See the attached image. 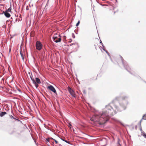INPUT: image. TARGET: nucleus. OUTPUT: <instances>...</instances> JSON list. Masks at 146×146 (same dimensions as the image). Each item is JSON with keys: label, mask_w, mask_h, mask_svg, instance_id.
Wrapping results in <instances>:
<instances>
[{"label": "nucleus", "mask_w": 146, "mask_h": 146, "mask_svg": "<svg viewBox=\"0 0 146 146\" xmlns=\"http://www.w3.org/2000/svg\"><path fill=\"white\" fill-rule=\"evenodd\" d=\"M106 110L99 115H95L90 119L93 123L96 125L105 123L109 118V115L111 114L112 108L110 105H108L106 108Z\"/></svg>", "instance_id": "obj_1"}, {"label": "nucleus", "mask_w": 146, "mask_h": 146, "mask_svg": "<svg viewBox=\"0 0 146 146\" xmlns=\"http://www.w3.org/2000/svg\"><path fill=\"white\" fill-rule=\"evenodd\" d=\"M53 40L56 42H60L61 40V38L60 35L58 36V37L54 35L53 37Z\"/></svg>", "instance_id": "obj_2"}, {"label": "nucleus", "mask_w": 146, "mask_h": 146, "mask_svg": "<svg viewBox=\"0 0 146 146\" xmlns=\"http://www.w3.org/2000/svg\"><path fill=\"white\" fill-rule=\"evenodd\" d=\"M36 48L39 50H41L42 48V45L39 41L36 42Z\"/></svg>", "instance_id": "obj_3"}, {"label": "nucleus", "mask_w": 146, "mask_h": 146, "mask_svg": "<svg viewBox=\"0 0 146 146\" xmlns=\"http://www.w3.org/2000/svg\"><path fill=\"white\" fill-rule=\"evenodd\" d=\"M48 88L50 91L53 92L55 94H57L55 89L52 85H50L48 86Z\"/></svg>", "instance_id": "obj_4"}, {"label": "nucleus", "mask_w": 146, "mask_h": 146, "mask_svg": "<svg viewBox=\"0 0 146 146\" xmlns=\"http://www.w3.org/2000/svg\"><path fill=\"white\" fill-rule=\"evenodd\" d=\"M68 91L70 94L73 96L74 97H75V92H74V91L71 88L69 87L68 88Z\"/></svg>", "instance_id": "obj_5"}, {"label": "nucleus", "mask_w": 146, "mask_h": 146, "mask_svg": "<svg viewBox=\"0 0 146 146\" xmlns=\"http://www.w3.org/2000/svg\"><path fill=\"white\" fill-rule=\"evenodd\" d=\"M3 13L4 14L5 16L7 18H9L11 16L10 14L6 11L3 12Z\"/></svg>", "instance_id": "obj_6"}, {"label": "nucleus", "mask_w": 146, "mask_h": 146, "mask_svg": "<svg viewBox=\"0 0 146 146\" xmlns=\"http://www.w3.org/2000/svg\"><path fill=\"white\" fill-rule=\"evenodd\" d=\"M32 82L33 83L35 84L36 88H37L38 86V83H36L35 80H32Z\"/></svg>", "instance_id": "obj_7"}, {"label": "nucleus", "mask_w": 146, "mask_h": 146, "mask_svg": "<svg viewBox=\"0 0 146 146\" xmlns=\"http://www.w3.org/2000/svg\"><path fill=\"white\" fill-rule=\"evenodd\" d=\"M35 79H36V83H38V84H40L41 83V82H40V79L38 78H35Z\"/></svg>", "instance_id": "obj_8"}, {"label": "nucleus", "mask_w": 146, "mask_h": 146, "mask_svg": "<svg viewBox=\"0 0 146 146\" xmlns=\"http://www.w3.org/2000/svg\"><path fill=\"white\" fill-rule=\"evenodd\" d=\"M7 114V113L6 112H1L0 113V116L2 117L4 116L5 115Z\"/></svg>", "instance_id": "obj_9"}, {"label": "nucleus", "mask_w": 146, "mask_h": 146, "mask_svg": "<svg viewBox=\"0 0 146 146\" xmlns=\"http://www.w3.org/2000/svg\"><path fill=\"white\" fill-rule=\"evenodd\" d=\"M20 54H21V56L22 58V59H23V60L24 58L23 54L22 51H20Z\"/></svg>", "instance_id": "obj_10"}, {"label": "nucleus", "mask_w": 146, "mask_h": 146, "mask_svg": "<svg viewBox=\"0 0 146 146\" xmlns=\"http://www.w3.org/2000/svg\"><path fill=\"white\" fill-rule=\"evenodd\" d=\"M6 11L8 12H11V8H9L8 9H7Z\"/></svg>", "instance_id": "obj_11"}, {"label": "nucleus", "mask_w": 146, "mask_h": 146, "mask_svg": "<svg viewBox=\"0 0 146 146\" xmlns=\"http://www.w3.org/2000/svg\"><path fill=\"white\" fill-rule=\"evenodd\" d=\"M142 119L145 120H146V115H145L143 116Z\"/></svg>", "instance_id": "obj_12"}, {"label": "nucleus", "mask_w": 146, "mask_h": 146, "mask_svg": "<svg viewBox=\"0 0 146 146\" xmlns=\"http://www.w3.org/2000/svg\"><path fill=\"white\" fill-rule=\"evenodd\" d=\"M68 126L70 129L72 127V125L70 123H68Z\"/></svg>", "instance_id": "obj_13"}, {"label": "nucleus", "mask_w": 146, "mask_h": 146, "mask_svg": "<svg viewBox=\"0 0 146 146\" xmlns=\"http://www.w3.org/2000/svg\"><path fill=\"white\" fill-rule=\"evenodd\" d=\"M10 117L11 118H13V119H16V120H17V119H15V118H14L13 117L12 115H10Z\"/></svg>", "instance_id": "obj_14"}, {"label": "nucleus", "mask_w": 146, "mask_h": 146, "mask_svg": "<svg viewBox=\"0 0 146 146\" xmlns=\"http://www.w3.org/2000/svg\"><path fill=\"white\" fill-rule=\"evenodd\" d=\"M51 139H53L54 140V141H55L56 144H58V142L56 140H55L54 139H53L52 138H51Z\"/></svg>", "instance_id": "obj_15"}, {"label": "nucleus", "mask_w": 146, "mask_h": 146, "mask_svg": "<svg viewBox=\"0 0 146 146\" xmlns=\"http://www.w3.org/2000/svg\"><path fill=\"white\" fill-rule=\"evenodd\" d=\"M80 23V21H78L77 23L76 24V26H78L79 25V24Z\"/></svg>", "instance_id": "obj_16"}, {"label": "nucleus", "mask_w": 146, "mask_h": 146, "mask_svg": "<svg viewBox=\"0 0 146 146\" xmlns=\"http://www.w3.org/2000/svg\"><path fill=\"white\" fill-rule=\"evenodd\" d=\"M64 141L65 142H66L68 143H69V144H70V143L69 141H68L66 140H64Z\"/></svg>", "instance_id": "obj_17"}, {"label": "nucleus", "mask_w": 146, "mask_h": 146, "mask_svg": "<svg viewBox=\"0 0 146 146\" xmlns=\"http://www.w3.org/2000/svg\"><path fill=\"white\" fill-rule=\"evenodd\" d=\"M142 135L145 138H146V134L144 133H143Z\"/></svg>", "instance_id": "obj_18"}, {"label": "nucleus", "mask_w": 146, "mask_h": 146, "mask_svg": "<svg viewBox=\"0 0 146 146\" xmlns=\"http://www.w3.org/2000/svg\"><path fill=\"white\" fill-rule=\"evenodd\" d=\"M49 138H48V139H46V141L48 142H49Z\"/></svg>", "instance_id": "obj_19"}, {"label": "nucleus", "mask_w": 146, "mask_h": 146, "mask_svg": "<svg viewBox=\"0 0 146 146\" xmlns=\"http://www.w3.org/2000/svg\"><path fill=\"white\" fill-rule=\"evenodd\" d=\"M31 80H32H32H34V79H33V78H32V77H31Z\"/></svg>", "instance_id": "obj_20"}, {"label": "nucleus", "mask_w": 146, "mask_h": 146, "mask_svg": "<svg viewBox=\"0 0 146 146\" xmlns=\"http://www.w3.org/2000/svg\"><path fill=\"white\" fill-rule=\"evenodd\" d=\"M62 140L63 141H64V140H65L64 139H62Z\"/></svg>", "instance_id": "obj_21"}, {"label": "nucleus", "mask_w": 146, "mask_h": 146, "mask_svg": "<svg viewBox=\"0 0 146 146\" xmlns=\"http://www.w3.org/2000/svg\"><path fill=\"white\" fill-rule=\"evenodd\" d=\"M141 121H142V120H141V121H140V122H141Z\"/></svg>", "instance_id": "obj_22"}, {"label": "nucleus", "mask_w": 146, "mask_h": 146, "mask_svg": "<svg viewBox=\"0 0 146 146\" xmlns=\"http://www.w3.org/2000/svg\"><path fill=\"white\" fill-rule=\"evenodd\" d=\"M126 66H127V64ZM127 67V66L126 67Z\"/></svg>", "instance_id": "obj_23"}]
</instances>
